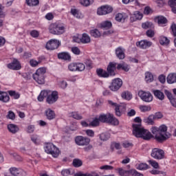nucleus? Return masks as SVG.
I'll return each mask as SVG.
<instances>
[{
	"instance_id": "39448f33",
	"label": "nucleus",
	"mask_w": 176,
	"mask_h": 176,
	"mask_svg": "<svg viewBox=\"0 0 176 176\" xmlns=\"http://www.w3.org/2000/svg\"><path fill=\"white\" fill-rule=\"evenodd\" d=\"M45 74H46V68L40 67L35 74H32V78L38 85H43L45 83Z\"/></svg>"
},
{
	"instance_id": "ea45409f",
	"label": "nucleus",
	"mask_w": 176,
	"mask_h": 176,
	"mask_svg": "<svg viewBox=\"0 0 176 176\" xmlns=\"http://www.w3.org/2000/svg\"><path fill=\"white\" fill-rule=\"evenodd\" d=\"M31 141L35 144V145H39L41 144V141L39 140V137L36 135H32L31 136Z\"/></svg>"
},
{
	"instance_id": "774afa93",
	"label": "nucleus",
	"mask_w": 176,
	"mask_h": 176,
	"mask_svg": "<svg viewBox=\"0 0 176 176\" xmlns=\"http://www.w3.org/2000/svg\"><path fill=\"white\" fill-rule=\"evenodd\" d=\"M171 30H172L174 36H176V25H175V23H173L171 25Z\"/></svg>"
},
{
	"instance_id": "6e6d98bb",
	"label": "nucleus",
	"mask_w": 176,
	"mask_h": 176,
	"mask_svg": "<svg viewBox=\"0 0 176 176\" xmlns=\"http://www.w3.org/2000/svg\"><path fill=\"white\" fill-rule=\"evenodd\" d=\"M72 52L76 56H79V54H80V50L78 47H72Z\"/></svg>"
},
{
	"instance_id": "6e6552de",
	"label": "nucleus",
	"mask_w": 176,
	"mask_h": 176,
	"mask_svg": "<svg viewBox=\"0 0 176 176\" xmlns=\"http://www.w3.org/2000/svg\"><path fill=\"white\" fill-rule=\"evenodd\" d=\"M138 96L144 102H152L153 96L149 91H139Z\"/></svg>"
},
{
	"instance_id": "4be33fe9",
	"label": "nucleus",
	"mask_w": 176,
	"mask_h": 176,
	"mask_svg": "<svg viewBox=\"0 0 176 176\" xmlns=\"http://www.w3.org/2000/svg\"><path fill=\"white\" fill-rule=\"evenodd\" d=\"M45 116L48 120H53L54 118H56V113H54V111L48 109L45 111Z\"/></svg>"
},
{
	"instance_id": "9d476101",
	"label": "nucleus",
	"mask_w": 176,
	"mask_h": 176,
	"mask_svg": "<svg viewBox=\"0 0 176 176\" xmlns=\"http://www.w3.org/2000/svg\"><path fill=\"white\" fill-rule=\"evenodd\" d=\"M123 85V81L120 78H115L112 80L109 85V89L111 91H118Z\"/></svg>"
},
{
	"instance_id": "4d7b16f0",
	"label": "nucleus",
	"mask_w": 176,
	"mask_h": 176,
	"mask_svg": "<svg viewBox=\"0 0 176 176\" xmlns=\"http://www.w3.org/2000/svg\"><path fill=\"white\" fill-rule=\"evenodd\" d=\"M146 34L148 38H153L155 36V30H148L146 31Z\"/></svg>"
},
{
	"instance_id": "bb28decb",
	"label": "nucleus",
	"mask_w": 176,
	"mask_h": 176,
	"mask_svg": "<svg viewBox=\"0 0 176 176\" xmlns=\"http://www.w3.org/2000/svg\"><path fill=\"white\" fill-rule=\"evenodd\" d=\"M117 69H122V71H125V72H129L130 67L125 63H119L117 66Z\"/></svg>"
},
{
	"instance_id": "f8f14e48",
	"label": "nucleus",
	"mask_w": 176,
	"mask_h": 176,
	"mask_svg": "<svg viewBox=\"0 0 176 176\" xmlns=\"http://www.w3.org/2000/svg\"><path fill=\"white\" fill-rule=\"evenodd\" d=\"M112 10H113V8H112L111 6H102L100 8H98L97 14L99 16H104L112 13Z\"/></svg>"
},
{
	"instance_id": "f257e3e1",
	"label": "nucleus",
	"mask_w": 176,
	"mask_h": 176,
	"mask_svg": "<svg viewBox=\"0 0 176 176\" xmlns=\"http://www.w3.org/2000/svg\"><path fill=\"white\" fill-rule=\"evenodd\" d=\"M151 131L158 142H163L170 137V134L167 133V126L166 125H161L160 127L153 126Z\"/></svg>"
},
{
	"instance_id": "a18cd8bd",
	"label": "nucleus",
	"mask_w": 176,
	"mask_h": 176,
	"mask_svg": "<svg viewBox=\"0 0 176 176\" xmlns=\"http://www.w3.org/2000/svg\"><path fill=\"white\" fill-rule=\"evenodd\" d=\"M142 28L148 30V28H153V23L152 22H146L142 24Z\"/></svg>"
},
{
	"instance_id": "412c9836",
	"label": "nucleus",
	"mask_w": 176,
	"mask_h": 176,
	"mask_svg": "<svg viewBox=\"0 0 176 176\" xmlns=\"http://www.w3.org/2000/svg\"><path fill=\"white\" fill-rule=\"evenodd\" d=\"M127 19V14L124 12L118 13L116 14V20L119 23H124V20Z\"/></svg>"
},
{
	"instance_id": "393cba45",
	"label": "nucleus",
	"mask_w": 176,
	"mask_h": 176,
	"mask_svg": "<svg viewBox=\"0 0 176 176\" xmlns=\"http://www.w3.org/2000/svg\"><path fill=\"white\" fill-rule=\"evenodd\" d=\"M9 100H10V98L8 93L0 91V101H2L3 102H8Z\"/></svg>"
},
{
	"instance_id": "f03ea898",
	"label": "nucleus",
	"mask_w": 176,
	"mask_h": 176,
	"mask_svg": "<svg viewBox=\"0 0 176 176\" xmlns=\"http://www.w3.org/2000/svg\"><path fill=\"white\" fill-rule=\"evenodd\" d=\"M133 134L137 138H142L146 141H149L151 138H153V135L149 131L144 129L141 124H133Z\"/></svg>"
},
{
	"instance_id": "5fc2aeb1",
	"label": "nucleus",
	"mask_w": 176,
	"mask_h": 176,
	"mask_svg": "<svg viewBox=\"0 0 176 176\" xmlns=\"http://www.w3.org/2000/svg\"><path fill=\"white\" fill-rule=\"evenodd\" d=\"M68 68L69 71H77V63H72L69 65Z\"/></svg>"
},
{
	"instance_id": "f3484780",
	"label": "nucleus",
	"mask_w": 176,
	"mask_h": 176,
	"mask_svg": "<svg viewBox=\"0 0 176 176\" xmlns=\"http://www.w3.org/2000/svg\"><path fill=\"white\" fill-rule=\"evenodd\" d=\"M108 102L109 105H111V107H115L116 115L117 116H122V111H120V109H122V106L118 105L117 103L113 102L111 100H109Z\"/></svg>"
},
{
	"instance_id": "473e14b6",
	"label": "nucleus",
	"mask_w": 176,
	"mask_h": 176,
	"mask_svg": "<svg viewBox=\"0 0 176 176\" xmlns=\"http://www.w3.org/2000/svg\"><path fill=\"white\" fill-rule=\"evenodd\" d=\"M154 120H156L153 115H150L148 118H144L143 121L144 123H148V124H153Z\"/></svg>"
},
{
	"instance_id": "a19ab883",
	"label": "nucleus",
	"mask_w": 176,
	"mask_h": 176,
	"mask_svg": "<svg viewBox=\"0 0 176 176\" xmlns=\"http://www.w3.org/2000/svg\"><path fill=\"white\" fill-rule=\"evenodd\" d=\"M41 63H42V61L41 60H38L37 61L36 60L31 59L30 60V64L31 67H38V65H39V64H41Z\"/></svg>"
},
{
	"instance_id": "7ed1b4c3",
	"label": "nucleus",
	"mask_w": 176,
	"mask_h": 176,
	"mask_svg": "<svg viewBox=\"0 0 176 176\" xmlns=\"http://www.w3.org/2000/svg\"><path fill=\"white\" fill-rule=\"evenodd\" d=\"M49 31L53 35H61L65 32V27L64 26V23L56 22L50 25Z\"/></svg>"
},
{
	"instance_id": "49530a36",
	"label": "nucleus",
	"mask_w": 176,
	"mask_h": 176,
	"mask_svg": "<svg viewBox=\"0 0 176 176\" xmlns=\"http://www.w3.org/2000/svg\"><path fill=\"white\" fill-rule=\"evenodd\" d=\"M93 2H94V0H80V3L82 6H89Z\"/></svg>"
},
{
	"instance_id": "8fccbe9b",
	"label": "nucleus",
	"mask_w": 176,
	"mask_h": 176,
	"mask_svg": "<svg viewBox=\"0 0 176 176\" xmlns=\"http://www.w3.org/2000/svg\"><path fill=\"white\" fill-rule=\"evenodd\" d=\"M58 58H59V60L67 61V52H60L58 54Z\"/></svg>"
},
{
	"instance_id": "c756f323",
	"label": "nucleus",
	"mask_w": 176,
	"mask_h": 176,
	"mask_svg": "<svg viewBox=\"0 0 176 176\" xmlns=\"http://www.w3.org/2000/svg\"><path fill=\"white\" fill-rule=\"evenodd\" d=\"M90 36L89 34L84 33L82 34V37L80 38L81 43H90Z\"/></svg>"
},
{
	"instance_id": "5701e85b",
	"label": "nucleus",
	"mask_w": 176,
	"mask_h": 176,
	"mask_svg": "<svg viewBox=\"0 0 176 176\" xmlns=\"http://www.w3.org/2000/svg\"><path fill=\"white\" fill-rule=\"evenodd\" d=\"M50 93V91H47V90L42 91L37 98L38 101H39L40 102H42V101H43V100L46 98V97H47Z\"/></svg>"
},
{
	"instance_id": "a211bd4d",
	"label": "nucleus",
	"mask_w": 176,
	"mask_h": 176,
	"mask_svg": "<svg viewBox=\"0 0 176 176\" xmlns=\"http://www.w3.org/2000/svg\"><path fill=\"white\" fill-rule=\"evenodd\" d=\"M124 49L122 47H118L116 50V54L118 58L120 60H124L125 54H124Z\"/></svg>"
},
{
	"instance_id": "c9c22d12",
	"label": "nucleus",
	"mask_w": 176,
	"mask_h": 176,
	"mask_svg": "<svg viewBox=\"0 0 176 176\" xmlns=\"http://www.w3.org/2000/svg\"><path fill=\"white\" fill-rule=\"evenodd\" d=\"M158 24H167V19L163 16H159L155 18Z\"/></svg>"
},
{
	"instance_id": "13d9d810",
	"label": "nucleus",
	"mask_w": 176,
	"mask_h": 176,
	"mask_svg": "<svg viewBox=\"0 0 176 176\" xmlns=\"http://www.w3.org/2000/svg\"><path fill=\"white\" fill-rule=\"evenodd\" d=\"M71 13L74 16V17H76V19H80V15H79V12H78V10L76 9H72Z\"/></svg>"
},
{
	"instance_id": "e433bc0d",
	"label": "nucleus",
	"mask_w": 176,
	"mask_h": 176,
	"mask_svg": "<svg viewBox=\"0 0 176 176\" xmlns=\"http://www.w3.org/2000/svg\"><path fill=\"white\" fill-rule=\"evenodd\" d=\"M160 43L162 45H167L170 43V40L166 36L160 37Z\"/></svg>"
},
{
	"instance_id": "1a4fd4ad",
	"label": "nucleus",
	"mask_w": 176,
	"mask_h": 176,
	"mask_svg": "<svg viewBox=\"0 0 176 176\" xmlns=\"http://www.w3.org/2000/svg\"><path fill=\"white\" fill-rule=\"evenodd\" d=\"M75 143L78 146H87L90 144V138L87 137H83L82 135H78L75 138Z\"/></svg>"
},
{
	"instance_id": "680f3d73",
	"label": "nucleus",
	"mask_w": 176,
	"mask_h": 176,
	"mask_svg": "<svg viewBox=\"0 0 176 176\" xmlns=\"http://www.w3.org/2000/svg\"><path fill=\"white\" fill-rule=\"evenodd\" d=\"M156 3L160 8H163L166 5V0H156Z\"/></svg>"
},
{
	"instance_id": "58836bf2",
	"label": "nucleus",
	"mask_w": 176,
	"mask_h": 176,
	"mask_svg": "<svg viewBox=\"0 0 176 176\" xmlns=\"http://www.w3.org/2000/svg\"><path fill=\"white\" fill-rule=\"evenodd\" d=\"M69 116L74 118V119H76L77 120H82V119H83L82 116L79 114L78 112L70 113Z\"/></svg>"
},
{
	"instance_id": "ddd939ff",
	"label": "nucleus",
	"mask_w": 176,
	"mask_h": 176,
	"mask_svg": "<svg viewBox=\"0 0 176 176\" xmlns=\"http://www.w3.org/2000/svg\"><path fill=\"white\" fill-rule=\"evenodd\" d=\"M58 100V92L57 91H52L51 94H49L47 96L46 102L47 104H50V105H52V104H54L55 102H57V100Z\"/></svg>"
},
{
	"instance_id": "2eb2a0df",
	"label": "nucleus",
	"mask_w": 176,
	"mask_h": 176,
	"mask_svg": "<svg viewBox=\"0 0 176 176\" xmlns=\"http://www.w3.org/2000/svg\"><path fill=\"white\" fill-rule=\"evenodd\" d=\"M151 45L152 42L147 40H142L136 43V46L140 47V49H148V47H151Z\"/></svg>"
},
{
	"instance_id": "37998d69",
	"label": "nucleus",
	"mask_w": 176,
	"mask_h": 176,
	"mask_svg": "<svg viewBox=\"0 0 176 176\" xmlns=\"http://www.w3.org/2000/svg\"><path fill=\"white\" fill-rule=\"evenodd\" d=\"M122 97L124 98V100H130V99L133 98V96L130 92L127 91V92H122Z\"/></svg>"
},
{
	"instance_id": "4468645a",
	"label": "nucleus",
	"mask_w": 176,
	"mask_h": 176,
	"mask_svg": "<svg viewBox=\"0 0 176 176\" xmlns=\"http://www.w3.org/2000/svg\"><path fill=\"white\" fill-rule=\"evenodd\" d=\"M7 67L9 69H12L13 71L21 69V64H20V62L16 58H14L12 63L8 64Z\"/></svg>"
},
{
	"instance_id": "c03bdc74",
	"label": "nucleus",
	"mask_w": 176,
	"mask_h": 176,
	"mask_svg": "<svg viewBox=\"0 0 176 176\" xmlns=\"http://www.w3.org/2000/svg\"><path fill=\"white\" fill-rule=\"evenodd\" d=\"M73 166L74 167H80V166H82V164H83V163L82 162V160H79V159H74L73 160Z\"/></svg>"
},
{
	"instance_id": "e2e57ef3",
	"label": "nucleus",
	"mask_w": 176,
	"mask_h": 176,
	"mask_svg": "<svg viewBox=\"0 0 176 176\" xmlns=\"http://www.w3.org/2000/svg\"><path fill=\"white\" fill-rule=\"evenodd\" d=\"M85 133H86L87 135H88V137H91V138L94 137V132L91 129L86 130Z\"/></svg>"
},
{
	"instance_id": "b1692460",
	"label": "nucleus",
	"mask_w": 176,
	"mask_h": 176,
	"mask_svg": "<svg viewBox=\"0 0 176 176\" xmlns=\"http://www.w3.org/2000/svg\"><path fill=\"white\" fill-rule=\"evenodd\" d=\"M116 170L120 176H129L131 174V170H124L123 168H117Z\"/></svg>"
},
{
	"instance_id": "6ab92c4d",
	"label": "nucleus",
	"mask_w": 176,
	"mask_h": 176,
	"mask_svg": "<svg viewBox=\"0 0 176 176\" xmlns=\"http://www.w3.org/2000/svg\"><path fill=\"white\" fill-rule=\"evenodd\" d=\"M8 130L10 133H12V134H16V133H19L20 128L14 124H9L8 125Z\"/></svg>"
},
{
	"instance_id": "f704fd0d",
	"label": "nucleus",
	"mask_w": 176,
	"mask_h": 176,
	"mask_svg": "<svg viewBox=\"0 0 176 176\" xmlns=\"http://www.w3.org/2000/svg\"><path fill=\"white\" fill-rule=\"evenodd\" d=\"M99 138L101 141H108L111 138V135L108 133H103L99 135Z\"/></svg>"
},
{
	"instance_id": "dca6fc26",
	"label": "nucleus",
	"mask_w": 176,
	"mask_h": 176,
	"mask_svg": "<svg viewBox=\"0 0 176 176\" xmlns=\"http://www.w3.org/2000/svg\"><path fill=\"white\" fill-rule=\"evenodd\" d=\"M116 69V63H109L107 66V74H109V76H115L116 73H115V70Z\"/></svg>"
},
{
	"instance_id": "7c9ffc66",
	"label": "nucleus",
	"mask_w": 176,
	"mask_h": 176,
	"mask_svg": "<svg viewBox=\"0 0 176 176\" xmlns=\"http://www.w3.org/2000/svg\"><path fill=\"white\" fill-rule=\"evenodd\" d=\"M100 27L103 30H109L112 27V23L109 21H105L100 24Z\"/></svg>"
},
{
	"instance_id": "3c124183",
	"label": "nucleus",
	"mask_w": 176,
	"mask_h": 176,
	"mask_svg": "<svg viewBox=\"0 0 176 176\" xmlns=\"http://www.w3.org/2000/svg\"><path fill=\"white\" fill-rule=\"evenodd\" d=\"M8 119H11V120H14L16 119V115L12 111H9L6 116Z\"/></svg>"
},
{
	"instance_id": "aec40b11",
	"label": "nucleus",
	"mask_w": 176,
	"mask_h": 176,
	"mask_svg": "<svg viewBox=\"0 0 176 176\" xmlns=\"http://www.w3.org/2000/svg\"><path fill=\"white\" fill-rule=\"evenodd\" d=\"M142 19V13L140 11H135L131 15V21H137V20H141Z\"/></svg>"
},
{
	"instance_id": "423d86ee",
	"label": "nucleus",
	"mask_w": 176,
	"mask_h": 176,
	"mask_svg": "<svg viewBox=\"0 0 176 176\" xmlns=\"http://www.w3.org/2000/svg\"><path fill=\"white\" fill-rule=\"evenodd\" d=\"M45 152L52 155L53 157H58L60 154V150L52 143H47L44 147Z\"/></svg>"
},
{
	"instance_id": "4c0bfd02",
	"label": "nucleus",
	"mask_w": 176,
	"mask_h": 176,
	"mask_svg": "<svg viewBox=\"0 0 176 176\" xmlns=\"http://www.w3.org/2000/svg\"><path fill=\"white\" fill-rule=\"evenodd\" d=\"M90 34L91 36H94V38H100V36H101V33H100V31L97 29L91 30Z\"/></svg>"
},
{
	"instance_id": "20e7f679",
	"label": "nucleus",
	"mask_w": 176,
	"mask_h": 176,
	"mask_svg": "<svg viewBox=\"0 0 176 176\" xmlns=\"http://www.w3.org/2000/svg\"><path fill=\"white\" fill-rule=\"evenodd\" d=\"M98 119L99 122H101L102 123H109L113 126H118V124H119V120L115 118L113 114H100Z\"/></svg>"
},
{
	"instance_id": "338daca9",
	"label": "nucleus",
	"mask_w": 176,
	"mask_h": 176,
	"mask_svg": "<svg viewBox=\"0 0 176 176\" xmlns=\"http://www.w3.org/2000/svg\"><path fill=\"white\" fill-rule=\"evenodd\" d=\"M94 173H87V174H83V173H76L74 176H94Z\"/></svg>"
},
{
	"instance_id": "09e8293b",
	"label": "nucleus",
	"mask_w": 176,
	"mask_h": 176,
	"mask_svg": "<svg viewBox=\"0 0 176 176\" xmlns=\"http://www.w3.org/2000/svg\"><path fill=\"white\" fill-rule=\"evenodd\" d=\"M168 98L170 100L171 105H173V107L176 108V98H173V96L171 95V94H169L168 95Z\"/></svg>"
},
{
	"instance_id": "c85d7f7f",
	"label": "nucleus",
	"mask_w": 176,
	"mask_h": 176,
	"mask_svg": "<svg viewBox=\"0 0 176 176\" xmlns=\"http://www.w3.org/2000/svg\"><path fill=\"white\" fill-rule=\"evenodd\" d=\"M97 72V75H98V76H100V78H109V74H108V72L102 70V69H98L96 70Z\"/></svg>"
},
{
	"instance_id": "603ef678",
	"label": "nucleus",
	"mask_w": 176,
	"mask_h": 176,
	"mask_svg": "<svg viewBox=\"0 0 176 176\" xmlns=\"http://www.w3.org/2000/svg\"><path fill=\"white\" fill-rule=\"evenodd\" d=\"M100 120L98 118H95L92 122H90L89 126H92V127H96V126H99Z\"/></svg>"
},
{
	"instance_id": "0e129e2a",
	"label": "nucleus",
	"mask_w": 176,
	"mask_h": 176,
	"mask_svg": "<svg viewBox=\"0 0 176 176\" xmlns=\"http://www.w3.org/2000/svg\"><path fill=\"white\" fill-rule=\"evenodd\" d=\"M131 174L132 175V176H144V175L138 173V171L135 170H131Z\"/></svg>"
},
{
	"instance_id": "69168bd1",
	"label": "nucleus",
	"mask_w": 176,
	"mask_h": 176,
	"mask_svg": "<svg viewBox=\"0 0 176 176\" xmlns=\"http://www.w3.org/2000/svg\"><path fill=\"white\" fill-rule=\"evenodd\" d=\"M30 35L33 38H38V36H39V32L38 31H36V30H32L30 32Z\"/></svg>"
},
{
	"instance_id": "0eeeda50",
	"label": "nucleus",
	"mask_w": 176,
	"mask_h": 176,
	"mask_svg": "<svg viewBox=\"0 0 176 176\" xmlns=\"http://www.w3.org/2000/svg\"><path fill=\"white\" fill-rule=\"evenodd\" d=\"M151 156L153 159H155V160H162L164 159V151L157 148H153L151 151Z\"/></svg>"
},
{
	"instance_id": "2f4dec72",
	"label": "nucleus",
	"mask_w": 176,
	"mask_h": 176,
	"mask_svg": "<svg viewBox=\"0 0 176 176\" xmlns=\"http://www.w3.org/2000/svg\"><path fill=\"white\" fill-rule=\"evenodd\" d=\"M145 81L147 83H151V82H153V74L149 72H146L145 73Z\"/></svg>"
},
{
	"instance_id": "864d4df0",
	"label": "nucleus",
	"mask_w": 176,
	"mask_h": 176,
	"mask_svg": "<svg viewBox=\"0 0 176 176\" xmlns=\"http://www.w3.org/2000/svg\"><path fill=\"white\" fill-rule=\"evenodd\" d=\"M149 164L153 167V168H159V163L157 162L152 160L148 161Z\"/></svg>"
},
{
	"instance_id": "72a5a7b5",
	"label": "nucleus",
	"mask_w": 176,
	"mask_h": 176,
	"mask_svg": "<svg viewBox=\"0 0 176 176\" xmlns=\"http://www.w3.org/2000/svg\"><path fill=\"white\" fill-rule=\"evenodd\" d=\"M28 6H38L39 0H25Z\"/></svg>"
},
{
	"instance_id": "9b49d317",
	"label": "nucleus",
	"mask_w": 176,
	"mask_h": 176,
	"mask_svg": "<svg viewBox=\"0 0 176 176\" xmlns=\"http://www.w3.org/2000/svg\"><path fill=\"white\" fill-rule=\"evenodd\" d=\"M60 41L57 39H51L45 45L47 50H56V49H58V47L60 46Z\"/></svg>"
},
{
	"instance_id": "79ce46f5",
	"label": "nucleus",
	"mask_w": 176,
	"mask_h": 176,
	"mask_svg": "<svg viewBox=\"0 0 176 176\" xmlns=\"http://www.w3.org/2000/svg\"><path fill=\"white\" fill-rule=\"evenodd\" d=\"M140 109L141 112H149V111H151L152 108L151 107V106L148 105H141L140 107Z\"/></svg>"
},
{
	"instance_id": "052dcab7",
	"label": "nucleus",
	"mask_w": 176,
	"mask_h": 176,
	"mask_svg": "<svg viewBox=\"0 0 176 176\" xmlns=\"http://www.w3.org/2000/svg\"><path fill=\"white\" fill-rule=\"evenodd\" d=\"M100 170H113V166H109V165H104V166H100Z\"/></svg>"
},
{
	"instance_id": "cd10ccee",
	"label": "nucleus",
	"mask_w": 176,
	"mask_h": 176,
	"mask_svg": "<svg viewBox=\"0 0 176 176\" xmlns=\"http://www.w3.org/2000/svg\"><path fill=\"white\" fill-rule=\"evenodd\" d=\"M153 94L155 96V97H156L157 98H158V100H164V94H163V92H162V91L160 90H154L153 91Z\"/></svg>"
},
{
	"instance_id": "de8ad7c7",
	"label": "nucleus",
	"mask_w": 176,
	"mask_h": 176,
	"mask_svg": "<svg viewBox=\"0 0 176 176\" xmlns=\"http://www.w3.org/2000/svg\"><path fill=\"white\" fill-rule=\"evenodd\" d=\"M136 168L138 170H148V164L142 163V164H139L137 166Z\"/></svg>"
},
{
	"instance_id": "a878e982",
	"label": "nucleus",
	"mask_w": 176,
	"mask_h": 176,
	"mask_svg": "<svg viewBox=\"0 0 176 176\" xmlns=\"http://www.w3.org/2000/svg\"><path fill=\"white\" fill-rule=\"evenodd\" d=\"M167 82L169 85H173V83L176 82V74L172 73L168 75L166 78Z\"/></svg>"
},
{
	"instance_id": "bf43d9fd",
	"label": "nucleus",
	"mask_w": 176,
	"mask_h": 176,
	"mask_svg": "<svg viewBox=\"0 0 176 176\" xmlns=\"http://www.w3.org/2000/svg\"><path fill=\"white\" fill-rule=\"evenodd\" d=\"M86 66L83 63H77V71H85Z\"/></svg>"
}]
</instances>
